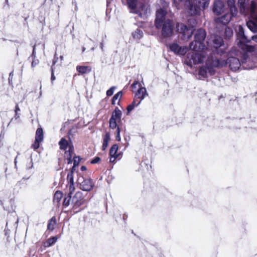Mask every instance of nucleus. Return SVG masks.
Wrapping results in <instances>:
<instances>
[{
	"label": "nucleus",
	"instance_id": "1",
	"mask_svg": "<svg viewBox=\"0 0 257 257\" xmlns=\"http://www.w3.org/2000/svg\"><path fill=\"white\" fill-rule=\"evenodd\" d=\"M238 6L240 12L244 15H249L250 19L247 22L248 28L252 32H257V12L256 4L254 1L249 0H238ZM252 40L257 43V35L248 37L244 34L243 27L239 25L237 30V40L238 47L244 51L250 52L254 50V47L247 45Z\"/></svg>",
	"mask_w": 257,
	"mask_h": 257
},
{
	"label": "nucleus",
	"instance_id": "2",
	"mask_svg": "<svg viewBox=\"0 0 257 257\" xmlns=\"http://www.w3.org/2000/svg\"><path fill=\"white\" fill-rule=\"evenodd\" d=\"M239 52L235 50H231L228 55L227 61L223 60L226 64L228 65L232 71H235L242 66L244 69H251L257 67L256 58L254 56H250L248 53H245L242 56L241 61L238 58L235 56H238Z\"/></svg>",
	"mask_w": 257,
	"mask_h": 257
},
{
	"label": "nucleus",
	"instance_id": "3",
	"mask_svg": "<svg viewBox=\"0 0 257 257\" xmlns=\"http://www.w3.org/2000/svg\"><path fill=\"white\" fill-rule=\"evenodd\" d=\"M226 63L221 58L213 59L209 57L206 61L205 64L200 67L198 70V77L200 79L207 78L215 74V68L224 67Z\"/></svg>",
	"mask_w": 257,
	"mask_h": 257
},
{
	"label": "nucleus",
	"instance_id": "4",
	"mask_svg": "<svg viewBox=\"0 0 257 257\" xmlns=\"http://www.w3.org/2000/svg\"><path fill=\"white\" fill-rule=\"evenodd\" d=\"M127 5L130 12L145 18L150 11L147 0H126Z\"/></svg>",
	"mask_w": 257,
	"mask_h": 257
},
{
	"label": "nucleus",
	"instance_id": "5",
	"mask_svg": "<svg viewBox=\"0 0 257 257\" xmlns=\"http://www.w3.org/2000/svg\"><path fill=\"white\" fill-rule=\"evenodd\" d=\"M158 3L160 8L156 11L155 26L157 29H160L162 24L166 20L168 4L165 0H159Z\"/></svg>",
	"mask_w": 257,
	"mask_h": 257
},
{
	"label": "nucleus",
	"instance_id": "6",
	"mask_svg": "<svg viewBox=\"0 0 257 257\" xmlns=\"http://www.w3.org/2000/svg\"><path fill=\"white\" fill-rule=\"evenodd\" d=\"M205 59V55L204 53L190 52L187 55L185 63L190 68H192L193 65L202 63Z\"/></svg>",
	"mask_w": 257,
	"mask_h": 257
},
{
	"label": "nucleus",
	"instance_id": "7",
	"mask_svg": "<svg viewBox=\"0 0 257 257\" xmlns=\"http://www.w3.org/2000/svg\"><path fill=\"white\" fill-rule=\"evenodd\" d=\"M61 150H65L68 148V151H66L64 154V158L67 160L68 164H71L72 162L71 158L73 157V147L71 143H69L64 138L61 139L59 143Z\"/></svg>",
	"mask_w": 257,
	"mask_h": 257
},
{
	"label": "nucleus",
	"instance_id": "8",
	"mask_svg": "<svg viewBox=\"0 0 257 257\" xmlns=\"http://www.w3.org/2000/svg\"><path fill=\"white\" fill-rule=\"evenodd\" d=\"M207 43L208 46L211 45L216 49L220 48L219 50H217V53L221 54L224 52L225 46L223 44V39L221 37L217 35L214 36Z\"/></svg>",
	"mask_w": 257,
	"mask_h": 257
},
{
	"label": "nucleus",
	"instance_id": "9",
	"mask_svg": "<svg viewBox=\"0 0 257 257\" xmlns=\"http://www.w3.org/2000/svg\"><path fill=\"white\" fill-rule=\"evenodd\" d=\"M77 183L80 185V188L85 191H90L94 186L92 180L90 178L85 179L80 175H78Z\"/></svg>",
	"mask_w": 257,
	"mask_h": 257
},
{
	"label": "nucleus",
	"instance_id": "10",
	"mask_svg": "<svg viewBox=\"0 0 257 257\" xmlns=\"http://www.w3.org/2000/svg\"><path fill=\"white\" fill-rule=\"evenodd\" d=\"M177 31L182 34L183 40L190 39L194 31L193 27H187L182 23H178L176 25Z\"/></svg>",
	"mask_w": 257,
	"mask_h": 257
},
{
	"label": "nucleus",
	"instance_id": "11",
	"mask_svg": "<svg viewBox=\"0 0 257 257\" xmlns=\"http://www.w3.org/2000/svg\"><path fill=\"white\" fill-rule=\"evenodd\" d=\"M162 36L164 38H170L173 34V22L167 19L162 24Z\"/></svg>",
	"mask_w": 257,
	"mask_h": 257
},
{
	"label": "nucleus",
	"instance_id": "12",
	"mask_svg": "<svg viewBox=\"0 0 257 257\" xmlns=\"http://www.w3.org/2000/svg\"><path fill=\"white\" fill-rule=\"evenodd\" d=\"M184 7L191 16L199 15L201 9H202L196 1L193 2L190 0Z\"/></svg>",
	"mask_w": 257,
	"mask_h": 257
},
{
	"label": "nucleus",
	"instance_id": "13",
	"mask_svg": "<svg viewBox=\"0 0 257 257\" xmlns=\"http://www.w3.org/2000/svg\"><path fill=\"white\" fill-rule=\"evenodd\" d=\"M170 50L178 56L184 55L188 51V48L186 46H180L178 43L173 42L168 45Z\"/></svg>",
	"mask_w": 257,
	"mask_h": 257
},
{
	"label": "nucleus",
	"instance_id": "14",
	"mask_svg": "<svg viewBox=\"0 0 257 257\" xmlns=\"http://www.w3.org/2000/svg\"><path fill=\"white\" fill-rule=\"evenodd\" d=\"M85 201L82 193L80 191L77 192L73 197L72 200L73 209H76L81 206L84 203Z\"/></svg>",
	"mask_w": 257,
	"mask_h": 257
},
{
	"label": "nucleus",
	"instance_id": "15",
	"mask_svg": "<svg viewBox=\"0 0 257 257\" xmlns=\"http://www.w3.org/2000/svg\"><path fill=\"white\" fill-rule=\"evenodd\" d=\"M225 6L221 0H215L213 4L212 11L216 15H220L224 12Z\"/></svg>",
	"mask_w": 257,
	"mask_h": 257
},
{
	"label": "nucleus",
	"instance_id": "16",
	"mask_svg": "<svg viewBox=\"0 0 257 257\" xmlns=\"http://www.w3.org/2000/svg\"><path fill=\"white\" fill-rule=\"evenodd\" d=\"M118 146L117 145H113L110 149L109 155L110 163H114L116 159L119 160L122 157L120 153H117Z\"/></svg>",
	"mask_w": 257,
	"mask_h": 257
},
{
	"label": "nucleus",
	"instance_id": "17",
	"mask_svg": "<svg viewBox=\"0 0 257 257\" xmlns=\"http://www.w3.org/2000/svg\"><path fill=\"white\" fill-rule=\"evenodd\" d=\"M189 48L194 51H201L206 49L207 48L204 43L194 40V41L190 43Z\"/></svg>",
	"mask_w": 257,
	"mask_h": 257
},
{
	"label": "nucleus",
	"instance_id": "18",
	"mask_svg": "<svg viewBox=\"0 0 257 257\" xmlns=\"http://www.w3.org/2000/svg\"><path fill=\"white\" fill-rule=\"evenodd\" d=\"M233 16L231 12L230 13H226L220 17L215 18L214 21L217 24H222L226 25L229 23L231 19V17Z\"/></svg>",
	"mask_w": 257,
	"mask_h": 257
},
{
	"label": "nucleus",
	"instance_id": "19",
	"mask_svg": "<svg viewBox=\"0 0 257 257\" xmlns=\"http://www.w3.org/2000/svg\"><path fill=\"white\" fill-rule=\"evenodd\" d=\"M206 34L204 30L200 29L196 31L195 34L194 38L196 41L204 43Z\"/></svg>",
	"mask_w": 257,
	"mask_h": 257
},
{
	"label": "nucleus",
	"instance_id": "20",
	"mask_svg": "<svg viewBox=\"0 0 257 257\" xmlns=\"http://www.w3.org/2000/svg\"><path fill=\"white\" fill-rule=\"evenodd\" d=\"M227 5L232 16H235L237 13V10L235 7V0H227Z\"/></svg>",
	"mask_w": 257,
	"mask_h": 257
},
{
	"label": "nucleus",
	"instance_id": "21",
	"mask_svg": "<svg viewBox=\"0 0 257 257\" xmlns=\"http://www.w3.org/2000/svg\"><path fill=\"white\" fill-rule=\"evenodd\" d=\"M147 94L146 89L145 87H142L139 89L136 94L135 97L142 101L145 98Z\"/></svg>",
	"mask_w": 257,
	"mask_h": 257
},
{
	"label": "nucleus",
	"instance_id": "22",
	"mask_svg": "<svg viewBox=\"0 0 257 257\" xmlns=\"http://www.w3.org/2000/svg\"><path fill=\"white\" fill-rule=\"evenodd\" d=\"M76 70L80 74H83L90 72L91 68L87 66H77Z\"/></svg>",
	"mask_w": 257,
	"mask_h": 257
},
{
	"label": "nucleus",
	"instance_id": "23",
	"mask_svg": "<svg viewBox=\"0 0 257 257\" xmlns=\"http://www.w3.org/2000/svg\"><path fill=\"white\" fill-rule=\"evenodd\" d=\"M121 111L117 107L115 108L114 110L112 112L110 118L116 120H120L121 117Z\"/></svg>",
	"mask_w": 257,
	"mask_h": 257
},
{
	"label": "nucleus",
	"instance_id": "24",
	"mask_svg": "<svg viewBox=\"0 0 257 257\" xmlns=\"http://www.w3.org/2000/svg\"><path fill=\"white\" fill-rule=\"evenodd\" d=\"M57 237L54 236L48 238L45 242H44L43 245L44 247H48L54 244L57 240Z\"/></svg>",
	"mask_w": 257,
	"mask_h": 257
},
{
	"label": "nucleus",
	"instance_id": "25",
	"mask_svg": "<svg viewBox=\"0 0 257 257\" xmlns=\"http://www.w3.org/2000/svg\"><path fill=\"white\" fill-rule=\"evenodd\" d=\"M190 0H173L174 5L177 9L185 6Z\"/></svg>",
	"mask_w": 257,
	"mask_h": 257
},
{
	"label": "nucleus",
	"instance_id": "26",
	"mask_svg": "<svg viewBox=\"0 0 257 257\" xmlns=\"http://www.w3.org/2000/svg\"><path fill=\"white\" fill-rule=\"evenodd\" d=\"M110 140V134L109 133H107L104 136L103 138V144L102 149L103 150H105L108 146V143Z\"/></svg>",
	"mask_w": 257,
	"mask_h": 257
},
{
	"label": "nucleus",
	"instance_id": "27",
	"mask_svg": "<svg viewBox=\"0 0 257 257\" xmlns=\"http://www.w3.org/2000/svg\"><path fill=\"white\" fill-rule=\"evenodd\" d=\"M43 131L42 128H38L36 132L35 140L37 141L42 142L43 140Z\"/></svg>",
	"mask_w": 257,
	"mask_h": 257
},
{
	"label": "nucleus",
	"instance_id": "28",
	"mask_svg": "<svg viewBox=\"0 0 257 257\" xmlns=\"http://www.w3.org/2000/svg\"><path fill=\"white\" fill-rule=\"evenodd\" d=\"M63 197V193L60 191H57L54 195L53 202L59 204Z\"/></svg>",
	"mask_w": 257,
	"mask_h": 257
},
{
	"label": "nucleus",
	"instance_id": "29",
	"mask_svg": "<svg viewBox=\"0 0 257 257\" xmlns=\"http://www.w3.org/2000/svg\"><path fill=\"white\" fill-rule=\"evenodd\" d=\"M56 224V218L52 217L49 221L48 224L47 228L48 230L52 231L54 230L55 225Z\"/></svg>",
	"mask_w": 257,
	"mask_h": 257
},
{
	"label": "nucleus",
	"instance_id": "30",
	"mask_svg": "<svg viewBox=\"0 0 257 257\" xmlns=\"http://www.w3.org/2000/svg\"><path fill=\"white\" fill-rule=\"evenodd\" d=\"M143 35V33L140 29H137L133 33L132 36L135 39H140Z\"/></svg>",
	"mask_w": 257,
	"mask_h": 257
},
{
	"label": "nucleus",
	"instance_id": "31",
	"mask_svg": "<svg viewBox=\"0 0 257 257\" xmlns=\"http://www.w3.org/2000/svg\"><path fill=\"white\" fill-rule=\"evenodd\" d=\"M196 1H197L200 6H201L203 10L208 7L210 0H197Z\"/></svg>",
	"mask_w": 257,
	"mask_h": 257
},
{
	"label": "nucleus",
	"instance_id": "32",
	"mask_svg": "<svg viewBox=\"0 0 257 257\" xmlns=\"http://www.w3.org/2000/svg\"><path fill=\"white\" fill-rule=\"evenodd\" d=\"M122 92L121 91L118 92L116 94H115L113 96V97L112 99V104H115V101L117 100H118V101H119L121 97H122Z\"/></svg>",
	"mask_w": 257,
	"mask_h": 257
},
{
	"label": "nucleus",
	"instance_id": "33",
	"mask_svg": "<svg viewBox=\"0 0 257 257\" xmlns=\"http://www.w3.org/2000/svg\"><path fill=\"white\" fill-rule=\"evenodd\" d=\"M233 33L232 29L229 27H226L225 28L224 31V35L226 38H230V37H231L233 35Z\"/></svg>",
	"mask_w": 257,
	"mask_h": 257
},
{
	"label": "nucleus",
	"instance_id": "34",
	"mask_svg": "<svg viewBox=\"0 0 257 257\" xmlns=\"http://www.w3.org/2000/svg\"><path fill=\"white\" fill-rule=\"evenodd\" d=\"M67 182L68 184H74V176L72 172H69L67 176Z\"/></svg>",
	"mask_w": 257,
	"mask_h": 257
},
{
	"label": "nucleus",
	"instance_id": "35",
	"mask_svg": "<svg viewBox=\"0 0 257 257\" xmlns=\"http://www.w3.org/2000/svg\"><path fill=\"white\" fill-rule=\"evenodd\" d=\"M71 199V195H68L65 197L63 202V205L64 206H68L70 204V200Z\"/></svg>",
	"mask_w": 257,
	"mask_h": 257
},
{
	"label": "nucleus",
	"instance_id": "36",
	"mask_svg": "<svg viewBox=\"0 0 257 257\" xmlns=\"http://www.w3.org/2000/svg\"><path fill=\"white\" fill-rule=\"evenodd\" d=\"M67 187L68 188L69 192L68 193V195H72V194L74 192L75 188L74 186V184H67Z\"/></svg>",
	"mask_w": 257,
	"mask_h": 257
},
{
	"label": "nucleus",
	"instance_id": "37",
	"mask_svg": "<svg viewBox=\"0 0 257 257\" xmlns=\"http://www.w3.org/2000/svg\"><path fill=\"white\" fill-rule=\"evenodd\" d=\"M116 120L110 118L109 119V127L112 129H114L116 127Z\"/></svg>",
	"mask_w": 257,
	"mask_h": 257
},
{
	"label": "nucleus",
	"instance_id": "38",
	"mask_svg": "<svg viewBox=\"0 0 257 257\" xmlns=\"http://www.w3.org/2000/svg\"><path fill=\"white\" fill-rule=\"evenodd\" d=\"M80 160V158L78 156L73 157V165H74V167H76L79 165Z\"/></svg>",
	"mask_w": 257,
	"mask_h": 257
},
{
	"label": "nucleus",
	"instance_id": "39",
	"mask_svg": "<svg viewBox=\"0 0 257 257\" xmlns=\"http://www.w3.org/2000/svg\"><path fill=\"white\" fill-rule=\"evenodd\" d=\"M116 88V87L115 86H112L111 87V88H110L108 90H107V91H106V95L108 96H111L113 94V92H114V89Z\"/></svg>",
	"mask_w": 257,
	"mask_h": 257
},
{
	"label": "nucleus",
	"instance_id": "40",
	"mask_svg": "<svg viewBox=\"0 0 257 257\" xmlns=\"http://www.w3.org/2000/svg\"><path fill=\"white\" fill-rule=\"evenodd\" d=\"M141 100L135 97L132 104H133L134 106L136 107H137L141 103Z\"/></svg>",
	"mask_w": 257,
	"mask_h": 257
},
{
	"label": "nucleus",
	"instance_id": "41",
	"mask_svg": "<svg viewBox=\"0 0 257 257\" xmlns=\"http://www.w3.org/2000/svg\"><path fill=\"white\" fill-rule=\"evenodd\" d=\"M135 107L134 106L133 104H131L128 105L127 107L126 110H127V114L130 113L134 108Z\"/></svg>",
	"mask_w": 257,
	"mask_h": 257
},
{
	"label": "nucleus",
	"instance_id": "42",
	"mask_svg": "<svg viewBox=\"0 0 257 257\" xmlns=\"http://www.w3.org/2000/svg\"><path fill=\"white\" fill-rule=\"evenodd\" d=\"M41 141H37L35 140L34 143L33 144L32 147L34 150H36L40 147V143Z\"/></svg>",
	"mask_w": 257,
	"mask_h": 257
},
{
	"label": "nucleus",
	"instance_id": "43",
	"mask_svg": "<svg viewBox=\"0 0 257 257\" xmlns=\"http://www.w3.org/2000/svg\"><path fill=\"white\" fill-rule=\"evenodd\" d=\"M116 139L117 141H120L121 140V138L120 136V129L118 127L116 130Z\"/></svg>",
	"mask_w": 257,
	"mask_h": 257
},
{
	"label": "nucleus",
	"instance_id": "44",
	"mask_svg": "<svg viewBox=\"0 0 257 257\" xmlns=\"http://www.w3.org/2000/svg\"><path fill=\"white\" fill-rule=\"evenodd\" d=\"M39 63V61L38 59H34L33 60L31 64V66L32 68L36 66Z\"/></svg>",
	"mask_w": 257,
	"mask_h": 257
},
{
	"label": "nucleus",
	"instance_id": "45",
	"mask_svg": "<svg viewBox=\"0 0 257 257\" xmlns=\"http://www.w3.org/2000/svg\"><path fill=\"white\" fill-rule=\"evenodd\" d=\"M100 160V158L98 157H95L91 161V164H96L98 163Z\"/></svg>",
	"mask_w": 257,
	"mask_h": 257
},
{
	"label": "nucleus",
	"instance_id": "46",
	"mask_svg": "<svg viewBox=\"0 0 257 257\" xmlns=\"http://www.w3.org/2000/svg\"><path fill=\"white\" fill-rule=\"evenodd\" d=\"M56 79V77L54 75V70H53V69L52 68V67H51V82L52 83H53V81Z\"/></svg>",
	"mask_w": 257,
	"mask_h": 257
},
{
	"label": "nucleus",
	"instance_id": "47",
	"mask_svg": "<svg viewBox=\"0 0 257 257\" xmlns=\"http://www.w3.org/2000/svg\"><path fill=\"white\" fill-rule=\"evenodd\" d=\"M139 82L138 81H135L132 85V87L133 88H137V85H139Z\"/></svg>",
	"mask_w": 257,
	"mask_h": 257
},
{
	"label": "nucleus",
	"instance_id": "48",
	"mask_svg": "<svg viewBox=\"0 0 257 257\" xmlns=\"http://www.w3.org/2000/svg\"><path fill=\"white\" fill-rule=\"evenodd\" d=\"M31 57L34 59L36 58V54H35V46L33 47V53L31 55Z\"/></svg>",
	"mask_w": 257,
	"mask_h": 257
},
{
	"label": "nucleus",
	"instance_id": "49",
	"mask_svg": "<svg viewBox=\"0 0 257 257\" xmlns=\"http://www.w3.org/2000/svg\"><path fill=\"white\" fill-rule=\"evenodd\" d=\"M20 110H21L20 108H19L18 105L17 104L16 105V107H15V112H18L19 113V112L20 111Z\"/></svg>",
	"mask_w": 257,
	"mask_h": 257
},
{
	"label": "nucleus",
	"instance_id": "50",
	"mask_svg": "<svg viewBox=\"0 0 257 257\" xmlns=\"http://www.w3.org/2000/svg\"><path fill=\"white\" fill-rule=\"evenodd\" d=\"M19 117H20V113H19L18 112H15V115L14 116V118L16 119H17Z\"/></svg>",
	"mask_w": 257,
	"mask_h": 257
},
{
	"label": "nucleus",
	"instance_id": "51",
	"mask_svg": "<svg viewBox=\"0 0 257 257\" xmlns=\"http://www.w3.org/2000/svg\"><path fill=\"white\" fill-rule=\"evenodd\" d=\"M75 167H74V165H73L71 168V170L70 172H72V174H73V172L75 171Z\"/></svg>",
	"mask_w": 257,
	"mask_h": 257
},
{
	"label": "nucleus",
	"instance_id": "52",
	"mask_svg": "<svg viewBox=\"0 0 257 257\" xmlns=\"http://www.w3.org/2000/svg\"><path fill=\"white\" fill-rule=\"evenodd\" d=\"M81 171H85L86 170V168L85 166H82L81 167Z\"/></svg>",
	"mask_w": 257,
	"mask_h": 257
},
{
	"label": "nucleus",
	"instance_id": "53",
	"mask_svg": "<svg viewBox=\"0 0 257 257\" xmlns=\"http://www.w3.org/2000/svg\"><path fill=\"white\" fill-rule=\"evenodd\" d=\"M100 48H101V50H103V46L102 43H101L100 44Z\"/></svg>",
	"mask_w": 257,
	"mask_h": 257
},
{
	"label": "nucleus",
	"instance_id": "54",
	"mask_svg": "<svg viewBox=\"0 0 257 257\" xmlns=\"http://www.w3.org/2000/svg\"><path fill=\"white\" fill-rule=\"evenodd\" d=\"M60 59H61V60H63V56H60Z\"/></svg>",
	"mask_w": 257,
	"mask_h": 257
},
{
	"label": "nucleus",
	"instance_id": "55",
	"mask_svg": "<svg viewBox=\"0 0 257 257\" xmlns=\"http://www.w3.org/2000/svg\"><path fill=\"white\" fill-rule=\"evenodd\" d=\"M85 48L84 47H83V48H82V52H84V51H85Z\"/></svg>",
	"mask_w": 257,
	"mask_h": 257
},
{
	"label": "nucleus",
	"instance_id": "56",
	"mask_svg": "<svg viewBox=\"0 0 257 257\" xmlns=\"http://www.w3.org/2000/svg\"><path fill=\"white\" fill-rule=\"evenodd\" d=\"M15 165L16 166V164H17L16 158L15 159Z\"/></svg>",
	"mask_w": 257,
	"mask_h": 257
},
{
	"label": "nucleus",
	"instance_id": "57",
	"mask_svg": "<svg viewBox=\"0 0 257 257\" xmlns=\"http://www.w3.org/2000/svg\"><path fill=\"white\" fill-rule=\"evenodd\" d=\"M74 3V4H75V7H76V8H77L76 3L75 2Z\"/></svg>",
	"mask_w": 257,
	"mask_h": 257
},
{
	"label": "nucleus",
	"instance_id": "58",
	"mask_svg": "<svg viewBox=\"0 0 257 257\" xmlns=\"http://www.w3.org/2000/svg\"><path fill=\"white\" fill-rule=\"evenodd\" d=\"M55 63H56V61H53V65H54V64H55Z\"/></svg>",
	"mask_w": 257,
	"mask_h": 257
},
{
	"label": "nucleus",
	"instance_id": "59",
	"mask_svg": "<svg viewBox=\"0 0 257 257\" xmlns=\"http://www.w3.org/2000/svg\"><path fill=\"white\" fill-rule=\"evenodd\" d=\"M31 164H32V162H31ZM33 167V164L31 165V166L30 168H32Z\"/></svg>",
	"mask_w": 257,
	"mask_h": 257
}]
</instances>
